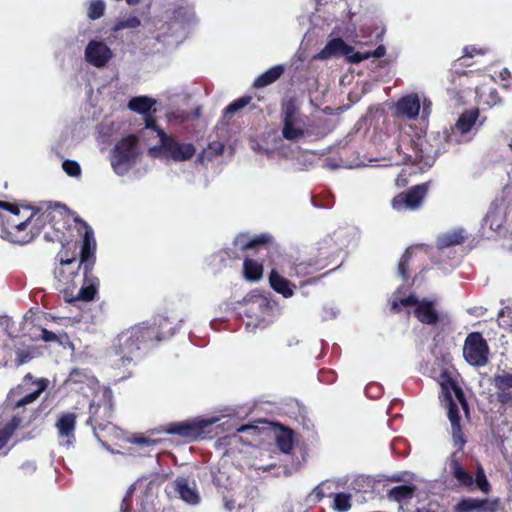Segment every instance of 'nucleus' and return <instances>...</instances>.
Returning a JSON list of instances; mask_svg holds the SVG:
<instances>
[{
    "instance_id": "59",
    "label": "nucleus",
    "mask_w": 512,
    "mask_h": 512,
    "mask_svg": "<svg viewBox=\"0 0 512 512\" xmlns=\"http://www.w3.org/2000/svg\"><path fill=\"white\" fill-rule=\"evenodd\" d=\"M300 268H301V265L296 266V267H295V272H294V273L290 272V273H288V275H289V276H293V275H297V276H298V275H304L305 273L301 272V271L299 270Z\"/></svg>"
},
{
    "instance_id": "55",
    "label": "nucleus",
    "mask_w": 512,
    "mask_h": 512,
    "mask_svg": "<svg viewBox=\"0 0 512 512\" xmlns=\"http://www.w3.org/2000/svg\"><path fill=\"white\" fill-rule=\"evenodd\" d=\"M81 372L78 369H75L70 374V379L74 382L80 381Z\"/></svg>"
},
{
    "instance_id": "21",
    "label": "nucleus",
    "mask_w": 512,
    "mask_h": 512,
    "mask_svg": "<svg viewBox=\"0 0 512 512\" xmlns=\"http://www.w3.org/2000/svg\"><path fill=\"white\" fill-rule=\"evenodd\" d=\"M173 489L184 502L196 505L200 502V495L194 482H189L183 477H178L173 482Z\"/></svg>"
},
{
    "instance_id": "23",
    "label": "nucleus",
    "mask_w": 512,
    "mask_h": 512,
    "mask_svg": "<svg viewBox=\"0 0 512 512\" xmlns=\"http://www.w3.org/2000/svg\"><path fill=\"white\" fill-rule=\"evenodd\" d=\"M456 512H494L495 504L486 499L463 498L455 507Z\"/></svg>"
},
{
    "instance_id": "9",
    "label": "nucleus",
    "mask_w": 512,
    "mask_h": 512,
    "mask_svg": "<svg viewBox=\"0 0 512 512\" xmlns=\"http://www.w3.org/2000/svg\"><path fill=\"white\" fill-rule=\"evenodd\" d=\"M220 420L219 417H197L177 423L168 424L165 432L177 434L186 439H196L206 432V428Z\"/></svg>"
},
{
    "instance_id": "58",
    "label": "nucleus",
    "mask_w": 512,
    "mask_h": 512,
    "mask_svg": "<svg viewBox=\"0 0 512 512\" xmlns=\"http://www.w3.org/2000/svg\"><path fill=\"white\" fill-rule=\"evenodd\" d=\"M225 507H226L229 511L233 510V509H234V507H235V503H234V501H232V500H226V501H225Z\"/></svg>"
},
{
    "instance_id": "15",
    "label": "nucleus",
    "mask_w": 512,
    "mask_h": 512,
    "mask_svg": "<svg viewBox=\"0 0 512 512\" xmlns=\"http://www.w3.org/2000/svg\"><path fill=\"white\" fill-rule=\"evenodd\" d=\"M32 380V377L28 374L24 378V384L18 386L17 388L11 390L8 395V401L14 405V410H19L20 408L34 402L40 394L47 388L48 381L46 379H39L33 382L35 389L27 392L23 397L16 399V396H20L25 386L28 384L27 381Z\"/></svg>"
},
{
    "instance_id": "1",
    "label": "nucleus",
    "mask_w": 512,
    "mask_h": 512,
    "mask_svg": "<svg viewBox=\"0 0 512 512\" xmlns=\"http://www.w3.org/2000/svg\"><path fill=\"white\" fill-rule=\"evenodd\" d=\"M175 329L169 319L161 317L153 325H135L121 332L113 342L109 352L111 366L118 370L120 379L130 375L142 345L158 342L174 335Z\"/></svg>"
},
{
    "instance_id": "52",
    "label": "nucleus",
    "mask_w": 512,
    "mask_h": 512,
    "mask_svg": "<svg viewBox=\"0 0 512 512\" xmlns=\"http://www.w3.org/2000/svg\"><path fill=\"white\" fill-rule=\"evenodd\" d=\"M42 339L46 342L55 341L57 336L55 333L48 331L47 329L42 330Z\"/></svg>"
},
{
    "instance_id": "36",
    "label": "nucleus",
    "mask_w": 512,
    "mask_h": 512,
    "mask_svg": "<svg viewBox=\"0 0 512 512\" xmlns=\"http://www.w3.org/2000/svg\"><path fill=\"white\" fill-rule=\"evenodd\" d=\"M332 509L337 512H347L352 506V496L348 493H335L332 495Z\"/></svg>"
},
{
    "instance_id": "57",
    "label": "nucleus",
    "mask_w": 512,
    "mask_h": 512,
    "mask_svg": "<svg viewBox=\"0 0 512 512\" xmlns=\"http://www.w3.org/2000/svg\"><path fill=\"white\" fill-rule=\"evenodd\" d=\"M500 77L502 80H506L507 78L510 77V71L506 68H504L501 72H500Z\"/></svg>"
},
{
    "instance_id": "42",
    "label": "nucleus",
    "mask_w": 512,
    "mask_h": 512,
    "mask_svg": "<svg viewBox=\"0 0 512 512\" xmlns=\"http://www.w3.org/2000/svg\"><path fill=\"white\" fill-rule=\"evenodd\" d=\"M65 173L71 177H79L81 175V167L78 162L73 160H65L62 163Z\"/></svg>"
},
{
    "instance_id": "12",
    "label": "nucleus",
    "mask_w": 512,
    "mask_h": 512,
    "mask_svg": "<svg viewBox=\"0 0 512 512\" xmlns=\"http://www.w3.org/2000/svg\"><path fill=\"white\" fill-rule=\"evenodd\" d=\"M449 470L460 485L470 489L475 486L485 494L490 491V484L483 468L480 465L477 467L475 478H473V476L462 468L459 461L456 459L455 454H453L449 462Z\"/></svg>"
},
{
    "instance_id": "53",
    "label": "nucleus",
    "mask_w": 512,
    "mask_h": 512,
    "mask_svg": "<svg viewBox=\"0 0 512 512\" xmlns=\"http://www.w3.org/2000/svg\"><path fill=\"white\" fill-rule=\"evenodd\" d=\"M247 431L256 432L257 431V426H255V425H242L239 428H237V432L238 433H244V432H247Z\"/></svg>"
},
{
    "instance_id": "45",
    "label": "nucleus",
    "mask_w": 512,
    "mask_h": 512,
    "mask_svg": "<svg viewBox=\"0 0 512 512\" xmlns=\"http://www.w3.org/2000/svg\"><path fill=\"white\" fill-rule=\"evenodd\" d=\"M17 359H16V365L20 366L27 362H29L31 359H33V351L30 348L26 349H18L17 352Z\"/></svg>"
},
{
    "instance_id": "34",
    "label": "nucleus",
    "mask_w": 512,
    "mask_h": 512,
    "mask_svg": "<svg viewBox=\"0 0 512 512\" xmlns=\"http://www.w3.org/2000/svg\"><path fill=\"white\" fill-rule=\"evenodd\" d=\"M463 230H457L443 234L438 238L439 249H445L450 246L459 245L464 241Z\"/></svg>"
},
{
    "instance_id": "61",
    "label": "nucleus",
    "mask_w": 512,
    "mask_h": 512,
    "mask_svg": "<svg viewBox=\"0 0 512 512\" xmlns=\"http://www.w3.org/2000/svg\"><path fill=\"white\" fill-rule=\"evenodd\" d=\"M89 384H90V385H92V386H93V385H96V384H97V381H96L94 378H90V379H89Z\"/></svg>"
},
{
    "instance_id": "43",
    "label": "nucleus",
    "mask_w": 512,
    "mask_h": 512,
    "mask_svg": "<svg viewBox=\"0 0 512 512\" xmlns=\"http://www.w3.org/2000/svg\"><path fill=\"white\" fill-rule=\"evenodd\" d=\"M251 98L250 97H242V98H239L235 101H233L232 103H230L224 110V112L226 114H233L239 110H241L242 108H244L246 105L249 104Z\"/></svg>"
},
{
    "instance_id": "19",
    "label": "nucleus",
    "mask_w": 512,
    "mask_h": 512,
    "mask_svg": "<svg viewBox=\"0 0 512 512\" xmlns=\"http://www.w3.org/2000/svg\"><path fill=\"white\" fill-rule=\"evenodd\" d=\"M77 415L73 412H62L55 422L60 444L71 446L75 440V427Z\"/></svg>"
},
{
    "instance_id": "49",
    "label": "nucleus",
    "mask_w": 512,
    "mask_h": 512,
    "mask_svg": "<svg viewBox=\"0 0 512 512\" xmlns=\"http://www.w3.org/2000/svg\"><path fill=\"white\" fill-rule=\"evenodd\" d=\"M485 52V50L477 49L475 46H467L464 48V53L467 57H473L475 54H484Z\"/></svg>"
},
{
    "instance_id": "2",
    "label": "nucleus",
    "mask_w": 512,
    "mask_h": 512,
    "mask_svg": "<svg viewBox=\"0 0 512 512\" xmlns=\"http://www.w3.org/2000/svg\"><path fill=\"white\" fill-rule=\"evenodd\" d=\"M427 143L423 139H418L413 145H403L396 137H388L387 142L381 149L383 156L381 158L385 163L381 166L400 165L412 162L420 166V169L431 167L435 157L431 150L426 149Z\"/></svg>"
},
{
    "instance_id": "47",
    "label": "nucleus",
    "mask_w": 512,
    "mask_h": 512,
    "mask_svg": "<svg viewBox=\"0 0 512 512\" xmlns=\"http://www.w3.org/2000/svg\"><path fill=\"white\" fill-rule=\"evenodd\" d=\"M365 392L368 397L377 398L381 395L382 388L379 384L372 383V384H369L368 386H366Z\"/></svg>"
},
{
    "instance_id": "40",
    "label": "nucleus",
    "mask_w": 512,
    "mask_h": 512,
    "mask_svg": "<svg viewBox=\"0 0 512 512\" xmlns=\"http://www.w3.org/2000/svg\"><path fill=\"white\" fill-rule=\"evenodd\" d=\"M140 25V20L136 16H129L127 18L119 19L113 30L115 32L126 29V28H137Z\"/></svg>"
},
{
    "instance_id": "63",
    "label": "nucleus",
    "mask_w": 512,
    "mask_h": 512,
    "mask_svg": "<svg viewBox=\"0 0 512 512\" xmlns=\"http://www.w3.org/2000/svg\"><path fill=\"white\" fill-rule=\"evenodd\" d=\"M423 113L427 114L428 115V112H427V107L426 105L424 104V107H423Z\"/></svg>"
},
{
    "instance_id": "17",
    "label": "nucleus",
    "mask_w": 512,
    "mask_h": 512,
    "mask_svg": "<svg viewBox=\"0 0 512 512\" xmlns=\"http://www.w3.org/2000/svg\"><path fill=\"white\" fill-rule=\"evenodd\" d=\"M24 213L29 220L28 234H31L33 239L46 224L53 222L57 211L50 207L32 209L31 207L25 206Z\"/></svg>"
},
{
    "instance_id": "29",
    "label": "nucleus",
    "mask_w": 512,
    "mask_h": 512,
    "mask_svg": "<svg viewBox=\"0 0 512 512\" xmlns=\"http://www.w3.org/2000/svg\"><path fill=\"white\" fill-rule=\"evenodd\" d=\"M478 118V110H470L463 113L454 127V133L467 134L473 128Z\"/></svg>"
},
{
    "instance_id": "50",
    "label": "nucleus",
    "mask_w": 512,
    "mask_h": 512,
    "mask_svg": "<svg viewBox=\"0 0 512 512\" xmlns=\"http://www.w3.org/2000/svg\"><path fill=\"white\" fill-rule=\"evenodd\" d=\"M328 485V482H322L317 487L314 488L313 494L317 496L318 499H321L324 497V488Z\"/></svg>"
},
{
    "instance_id": "5",
    "label": "nucleus",
    "mask_w": 512,
    "mask_h": 512,
    "mask_svg": "<svg viewBox=\"0 0 512 512\" xmlns=\"http://www.w3.org/2000/svg\"><path fill=\"white\" fill-rule=\"evenodd\" d=\"M400 293V290H398L391 300L393 311L406 310L410 314L411 309H413V314L423 324L433 325L438 321L439 313L436 309V300L426 298L420 300L412 294L407 297H400Z\"/></svg>"
},
{
    "instance_id": "62",
    "label": "nucleus",
    "mask_w": 512,
    "mask_h": 512,
    "mask_svg": "<svg viewBox=\"0 0 512 512\" xmlns=\"http://www.w3.org/2000/svg\"><path fill=\"white\" fill-rule=\"evenodd\" d=\"M415 512H430V511L428 509L422 508V509H417Z\"/></svg>"
},
{
    "instance_id": "6",
    "label": "nucleus",
    "mask_w": 512,
    "mask_h": 512,
    "mask_svg": "<svg viewBox=\"0 0 512 512\" xmlns=\"http://www.w3.org/2000/svg\"><path fill=\"white\" fill-rule=\"evenodd\" d=\"M0 217L4 218V229L12 242L25 244L32 240V235L28 234L29 220L24 207L0 201Z\"/></svg>"
},
{
    "instance_id": "11",
    "label": "nucleus",
    "mask_w": 512,
    "mask_h": 512,
    "mask_svg": "<svg viewBox=\"0 0 512 512\" xmlns=\"http://www.w3.org/2000/svg\"><path fill=\"white\" fill-rule=\"evenodd\" d=\"M247 308L245 310L246 316L250 319L246 323V328L264 327L268 322L271 315L272 305L270 301L261 294H253L245 299Z\"/></svg>"
},
{
    "instance_id": "7",
    "label": "nucleus",
    "mask_w": 512,
    "mask_h": 512,
    "mask_svg": "<svg viewBox=\"0 0 512 512\" xmlns=\"http://www.w3.org/2000/svg\"><path fill=\"white\" fill-rule=\"evenodd\" d=\"M133 135L120 140L112 150L111 165L117 175L126 174L136 163L140 149Z\"/></svg>"
},
{
    "instance_id": "60",
    "label": "nucleus",
    "mask_w": 512,
    "mask_h": 512,
    "mask_svg": "<svg viewBox=\"0 0 512 512\" xmlns=\"http://www.w3.org/2000/svg\"><path fill=\"white\" fill-rule=\"evenodd\" d=\"M213 145L215 146V150L217 153H222L224 147L221 143H214Z\"/></svg>"
},
{
    "instance_id": "24",
    "label": "nucleus",
    "mask_w": 512,
    "mask_h": 512,
    "mask_svg": "<svg viewBox=\"0 0 512 512\" xmlns=\"http://www.w3.org/2000/svg\"><path fill=\"white\" fill-rule=\"evenodd\" d=\"M272 241L271 236L263 234L252 239L247 234H240L235 238L234 244L241 250L258 248L259 250H268L267 245Z\"/></svg>"
},
{
    "instance_id": "41",
    "label": "nucleus",
    "mask_w": 512,
    "mask_h": 512,
    "mask_svg": "<svg viewBox=\"0 0 512 512\" xmlns=\"http://www.w3.org/2000/svg\"><path fill=\"white\" fill-rule=\"evenodd\" d=\"M301 116L298 112V107L293 101L287 102L283 107L282 121H290L293 119H300Z\"/></svg>"
},
{
    "instance_id": "54",
    "label": "nucleus",
    "mask_w": 512,
    "mask_h": 512,
    "mask_svg": "<svg viewBox=\"0 0 512 512\" xmlns=\"http://www.w3.org/2000/svg\"><path fill=\"white\" fill-rule=\"evenodd\" d=\"M98 408L99 407L98 406L96 407L93 403L90 404L89 410H90V414H91V417H90L91 421H95V422L97 421L96 413H97Z\"/></svg>"
},
{
    "instance_id": "39",
    "label": "nucleus",
    "mask_w": 512,
    "mask_h": 512,
    "mask_svg": "<svg viewBox=\"0 0 512 512\" xmlns=\"http://www.w3.org/2000/svg\"><path fill=\"white\" fill-rule=\"evenodd\" d=\"M105 9V4L102 0H93L88 7V17L92 20L100 18Z\"/></svg>"
},
{
    "instance_id": "10",
    "label": "nucleus",
    "mask_w": 512,
    "mask_h": 512,
    "mask_svg": "<svg viewBox=\"0 0 512 512\" xmlns=\"http://www.w3.org/2000/svg\"><path fill=\"white\" fill-rule=\"evenodd\" d=\"M463 356L472 366L482 367L488 363L489 347L481 333H470L464 342Z\"/></svg>"
},
{
    "instance_id": "44",
    "label": "nucleus",
    "mask_w": 512,
    "mask_h": 512,
    "mask_svg": "<svg viewBox=\"0 0 512 512\" xmlns=\"http://www.w3.org/2000/svg\"><path fill=\"white\" fill-rule=\"evenodd\" d=\"M264 153L268 158H273L275 156L280 157H288L291 153L290 148L285 147L283 144L276 145L273 149H265Z\"/></svg>"
},
{
    "instance_id": "4",
    "label": "nucleus",
    "mask_w": 512,
    "mask_h": 512,
    "mask_svg": "<svg viewBox=\"0 0 512 512\" xmlns=\"http://www.w3.org/2000/svg\"><path fill=\"white\" fill-rule=\"evenodd\" d=\"M145 130L155 133L159 139V145L149 149V154L153 157L162 155L176 162H182L191 159L196 149L191 143L179 142L175 138L168 136L155 125V121L150 117L145 119Z\"/></svg>"
},
{
    "instance_id": "22",
    "label": "nucleus",
    "mask_w": 512,
    "mask_h": 512,
    "mask_svg": "<svg viewBox=\"0 0 512 512\" xmlns=\"http://www.w3.org/2000/svg\"><path fill=\"white\" fill-rule=\"evenodd\" d=\"M396 111L398 115L408 118L416 119L420 111V99L417 94H409L401 99L396 104Z\"/></svg>"
},
{
    "instance_id": "37",
    "label": "nucleus",
    "mask_w": 512,
    "mask_h": 512,
    "mask_svg": "<svg viewBox=\"0 0 512 512\" xmlns=\"http://www.w3.org/2000/svg\"><path fill=\"white\" fill-rule=\"evenodd\" d=\"M276 443L283 453H290L294 446L292 431L287 429L282 430L276 437Z\"/></svg>"
},
{
    "instance_id": "27",
    "label": "nucleus",
    "mask_w": 512,
    "mask_h": 512,
    "mask_svg": "<svg viewBox=\"0 0 512 512\" xmlns=\"http://www.w3.org/2000/svg\"><path fill=\"white\" fill-rule=\"evenodd\" d=\"M305 134V123L300 119L282 121V136L289 141H298Z\"/></svg>"
},
{
    "instance_id": "16",
    "label": "nucleus",
    "mask_w": 512,
    "mask_h": 512,
    "mask_svg": "<svg viewBox=\"0 0 512 512\" xmlns=\"http://www.w3.org/2000/svg\"><path fill=\"white\" fill-rule=\"evenodd\" d=\"M491 384L497 402L506 408L512 407V371H497L492 377Z\"/></svg>"
},
{
    "instance_id": "46",
    "label": "nucleus",
    "mask_w": 512,
    "mask_h": 512,
    "mask_svg": "<svg viewBox=\"0 0 512 512\" xmlns=\"http://www.w3.org/2000/svg\"><path fill=\"white\" fill-rule=\"evenodd\" d=\"M130 441L141 446H154L159 443V440L145 436H134Z\"/></svg>"
},
{
    "instance_id": "56",
    "label": "nucleus",
    "mask_w": 512,
    "mask_h": 512,
    "mask_svg": "<svg viewBox=\"0 0 512 512\" xmlns=\"http://www.w3.org/2000/svg\"><path fill=\"white\" fill-rule=\"evenodd\" d=\"M22 469L26 470L27 472H32L36 469V466L33 462H27L22 465Z\"/></svg>"
},
{
    "instance_id": "51",
    "label": "nucleus",
    "mask_w": 512,
    "mask_h": 512,
    "mask_svg": "<svg viewBox=\"0 0 512 512\" xmlns=\"http://www.w3.org/2000/svg\"><path fill=\"white\" fill-rule=\"evenodd\" d=\"M385 52H386L385 47L379 46L373 52H367L366 54L370 55L369 58L370 57L381 58L385 55Z\"/></svg>"
},
{
    "instance_id": "25",
    "label": "nucleus",
    "mask_w": 512,
    "mask_h": 512,
    "mask_svg": "<svg viewBox=\"0 0 512 512\" xmlns=\"http://www.w3.org/2000/svg\"><path fill=\"white\" fill-rule=\"evenodd\" d=\"M269 283L272 289L285 298L294 294V285L285 277L280 275L276 269H272L269 275Z\"/></svg>"
},
{
    "instance_id": "28",
    "label": "nucleus",
    "mask_w": 512,
    "mask_h": 512,
    "mask_svg": "<svg viewBox=\"0 0 512 512\" xmlns=\"http://www.w3.org/2000/svg\"><path fill=\"white\" fill-rule=\"evenodd\" d=\"M506 220L504 208L500 205L493 204L490 206L485 218L484 225L488 226L492 231H499Z\"/></svg>"
},
{
    "instance_id": "38",
    "label": "nucleus",
    "mask_w": 512,
    "mask_h": 512,
    "mask_svg": "<svg viewBox=\"0 0 512 512\" xmlns=\"http://www.w3.org/2000/svg\"><path fill=\"white\" fill-rule=\"evenodd\" d=\"M414 253L413 248H409L406 250V252L402 255L400 258L399 264H398V274L404 279H408L407 274V267L410 259L412 258V255Z\"/></svg>"
},
{
    "instance_id": "14",
    "label": "nucleus",
    "mask_w": 512,
    "mask_h": 512,
    "mask_svg": "<svg viewBox=\"0 0 512 512\" xmlns=\"http://www.w3.org/2000/svg\"><path fill=\"white\" fill-rule=\"evenodd\" d=\"M427 191V183L416 185L395 196L391 202L392 207L396 211L415 210L421 206Z\"/></svg>"
},
{
    "instance_id": "13",
    "label": "nucleus",
    "mask_w": 512,
    "mask_h": 512,
    "mask_svg": "<svg viewBox=\"0 0 512 512\" xmlns=\"http://www.w3.org/2000/svg\"><path fill=\"white\" fill-rule=\"evenodd\" d=\"M336 55H346L350 62L359 63L368 59L369 54L354 52L353 47L347 45L342 39L336 38L330 40L326 46L315 56V59L326 60Z\"/></svg>"
},
{
    "instance_id": "35",
    "label": "nucleus",
    "mask_w": 512,
    "mask_h": 512,
    "mask_svg": "<svg viewBox=\"0 0 512 512\" xmlns=\"http://www.w3.org/2000/svg\"><path fill=\"white\" fill-rule=\"evenodd\" d=\"M155 100L146 96L134 97L129 101L128 107L137 113L146 114L155 104Z\"/></svg>"
},
{
    "instance_id": "48",
    "label": "nucleus",
    "mask_w": 512,
    "mask_h": 512,
    "mask_svg": "<svg viewBox=\"0 0 512 512\" xmlns=\"http://www.w3.org/2000/svg\"><path fill=\"white\" fill-rule=\"evenodd\" d=\"M11 349H12V346H10L9 344H5L3 346L4 356H3L2 363H0V366L8 365V362L11 360V357H12L11 352H10Z\"/></svg>"
},
{
    "instance_id": "3",
    "label": "nucleus",
    "mask_w": 512,
    "mask_h": 512,
    "mask_svg": "<svg viewBox=\"0 0 512 512\" xmlns=\"http://www.w3.org/2000/svg\"><path fill=\"white\" fill-rule=\"evenodd\" d=\"M444 402L448 409V418L451 424V433L454 444L462 449L466 443L460 425V410L468 414V405L461 388L452 380L441 383Z\"/></svg>"
},
{
    "instance_id": "8",
    "label": "nucleus",
    "mask_w": 512,
    "mask_h": 512,
    "mask_svg": "<svg viewBox=\"0 0 512 512\" xmlns=\"http://www.w3.org/2000/svg\"><path fill=\"white\" fill-rule=\"evenodd\" d=\"M56 260L58 264L54 269V277L57 282V288L63 293L65 300L70 299V292L76 287L75 279L78 277V271L81 263L74 258H68L57 254Z\"/></svg>"
},
{
    "instance_id": "31",
    "label": "nucleus",
    "mask_w": 512,
    "mask_h": 512,
    "mask_svg": "<svg viewBox=\"0 0 512 512\" xmlns=\"http://www.w3.org/2000/svg\"><path fill=\"white\" fill-rule=\"evenodd\" d=\"M414 491L415 486L411 484L400 485L390 489L388 492V497L391 500L400 503H406L413 497Z\"/></svg>"
},
{
    "instance_id": "30",
    "label": "nucleus",
    "mask_w": 512,
    "mask_h": 512,
    "mask_svg": "<svg viewBox=\"0 0 512 512\" xmlns=\"http://www.w3.org/2000/svg\"><path fill=\"white\" fill-rule=\"evenodd\" d=\"M243 275L248 281H259L263 275V264L254 259L245 258L243 263Z\"/></svg>"
},
{
    "instance_id": "26",
    "label": "nucleus",
    "mask_w": 512,
    "mask_h": 512,
    "mask_svg": "<svg viewBox=\"0 0 512 512\" xmlns=\"http://www.w3.org/2000/svg\"><path fill=\"white\" fill-rule=\"evenodd\" d=\"M25 417L18 411L15 412L11 419L0 427V451L5 448L13 433L24 422Z\"/></svg>"
},
{
    "instance_id": "33",
    "label": "nucleus",
    "mask_w": 512,
    "mask_h": 512,
    "mask_svg": "<svg viewBox=\"0 0 512 512\" xmlns=\"http://www.w3.org/2000/svg\"><path fill=\"white\" fill-rule=\"evenodd\" d=\"M96 249V241L91 227L85 224V234L83 239V246L81 249V262H87L88 258L94 253Z\"/></svg>"
},
{
    "instance_id": "20",
    "label": "nucleus",
    "mask_w": 512,
    "mask_h": 512,
    "mask_svg": "<svg viewBox=\"0 0 512 512\" xmlns=\"http://www.w3.org/2000/svg\"><path fill=\"white\" fill-rule=\"evenodd\" d=\"M99 288V279L94 276L92 273L85 272L83 284L79 291L74 294L73 290L70 292V299L66 300L67 302L82 300V301H91L95 298V295L98 292Z\"/></svg>"
},
{
    "instance_id": "32",
    "label": "nucleus",
    "mask_w": 512,
    "mask_h": 512,
    "mask_svg": "<svg viewBox=\"0 0 512 512\" xmlns=\"http://www.w3.org/2000/svg\"><path fill=\"white\" fill-rule=\"evenodd\" d=\"M283 72L284 67L282 65L274 66L258 76L254 81V86L256 88L265 87L280 78Z\"/></svg>"
},
{
    "instance_id": "64",
    "label": "nucleus",
    "mask_w": 512,
    "mask_h": 512,
    "mask_svg": "<svg viewBox=\"0 0 512 512\" xmlns=\"http://www.w3.org/2000/svg\"><path fill=\"white\" fill-rule=\"evenodd\" d=\"M122 512H126V511L122 508Z\"/></svg>"
},
{
    "instance_id": "18",
    "label": "nucleus",
    "mask_w": 512,
    "mask_h": 512,
    "mask_svg": "<svg viewBox=\"0 0 512 512\" xmlns=\"http://www.w3.org/2000/svg\"><path fill=\"white\" fill-rule=\"evenodd\" d=\"M112 57V50L102 41L92 40L85 48V60L96 68L105 67Z\"/></svg>"
}]
</instances>
